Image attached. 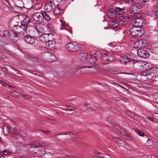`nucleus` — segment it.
<instances>
[{
	"instance_id": "9b49d317",
	"label": "nucleus",
	"mask_w": 158,
	"mask_h": 158,
	"mask_svg": "<svg viewBox=\"0 0 158 158\" xmlns=\"http://www.w3.org/2000/svg\"><path fill=\"white\" fill-rule=\"evenodd\" d=\"M137 53L138 56L143 58H148L149 56V53L146 50L142 49H138Z\"/></svg>"
},
{
	"instance_id": "f704fd0d",
	"label": "nucleus",
	"mask_w": 158,
	"mask_h": 158,
	"mask_svg": "<svg viewBox=\"0 0 158 158\" xmlns=\"http://www.w3.org/2000/svg\"><path fill=\"white\" fill-rule=\"evenodd\" d=\"M93 52L94 54L97 55V56H96V58L100 57L101 58L103 55L102 52L99 50H95Z\"/></svg>"
},
{
	"instance_id": "a18cd8bd",
	"label": "nucleus",
	"mask_w": 158,
	"mask_h": 158,
	"mask_svg": "<svg viewBox=\"0 0 158 158\" xmlns=\"http://www.w3.org/2000/svg\"><path fill=\"white\" fill-rule=\"evenodd\" d=\"M102 86L104 88H105L106 89V91H108L109 90L110 88L108 85H102Z\"/></svg>"
},
{
	"instance_id": "4468645a",
	"label": "nucleus",
	"mask_w": 158,
	"mask_h": 158,
	"mask_svg": "<svg viewBox=\"0 0 158 158\" xmlns=\"http://www.w3.org/2000/svg\"><path fill=\"white\" fill-rule=\"evenodd\" d=\"M84 67H86V69H85V68H84L83 69H79L80 70L79 71V72H80V73H79L80 75L84 73H90L92 72L93 71H94V70L95 69L92 66H85Z\"/></svg>"
},
{
	"instance_id": "c9c22d12",
	"label": "nucleus",
	"mask_w": 158,
	"mask_h": 158,
	"mask_svg": "<svg viewBox=\"0 0 158 158\" xmlns=\"http://www.w3.org/2000/svg\"><path fill=\"white\" fill-rule=\"evenodd\" d=\"M66 106L67 107V109H62L64 110H65L66 111L68 110L69 111H72L76 109V108L73 107V106L69 105Z\"/></svg>"
},
{
	"instance_id": "5fc2aeb1",
	"label": "nucleus",
	"mask_w": 158,
	"mask_h": 158,
	"mask_svg": "<svg viewBox=\"0 0 158 158\" xmlns=\"http://www.w3.org/2000/svg\"><path fill=\"white\" fill-rule=\"evenodd\" d=\"M0 83L2 85L4 86H5L6 85V83L3 81H0Z\"/></svg>"
},
{
	"instance_id": "c85d7f7f",
	"label": "nucleus",
	"mask_w": 158,
	"mask_h": 158,
	"mask_svg": "<svg viewBox=\"0 0 158 158\" xmlns=\"http://www.w3.org/2000/svg\"><path fill=\"white\" fill-rule=\"evenodd\" d=\"M126 113L130 117L132 118L136 119L137 118V115L135 114L130 111L127 110Z\"/></svg>"
},
{
	"instance_id": "b1692460",
	"label": "nucleus",
	"mask_w": 158,
	"mask_h": 158,
	"mask_svg": "<svg viewBox=\"0 0 158 158\" xmlns=\"http://www.w3.org/2000/svg\"><path fill=\"white\" fill-rule=\"evenodd\" d=\"M63 134L66 135L65 139L66 140H69L71 139H73L76 138V136H77V135L73 134L71 131L69 132L68 133H65Z\"/></svg>"
},
{
	"instance_id": "ea45409f",
	"label": "nucleus",
	"mask_w": 158,
	"mask_h": 158,
	"mask_svg": "<svg viewBox=\"0 0 158 158\" xmlns=\"http://www.w3.org/2000/svg\"><path fill=\"white\" fill-rule=\"evenodd\" d=\"M119 22H117V21H112L110 25H112L114 27H117L119 24Z\"/></svg>"
},
{
	"instance_id": "393cba45",
	"label": "nucleus",
	"mask_w": 158,
	"mask_h": 158,
	"mask_svg": "<svg viewBox=\"0 0 158 158\" xmlns=\"http://www.w3.org/2000/svg\"><path fill=\"white\" fill-rule=\"evenodd\" d=\"M96 56L92 55H90L88 59H87V61L89 64H94L95 63L96 61Z\"/></svg>"
},
{
	"instance_id": "7c9ffc66",
	"label": "nucleus",
	"mask_w": 158,
	"mask_h": 158,
	"mask_svg": "<svg viewBox=\"0 0 158 158\" xmlns=\"http://www.w3.org/2000/svg\"><path fill=\"white\" fill-rule=\"evenodd\" d=\"M19 24V23L16 21V19H13L11 20L9 23V27H15Z\"/></svg>"
},
{
	"instance_id": "603ef678",
	"label": "nucleus",
	"mask_w": 158,
	"mask_h": 158,
	"mask_svg": "<svg viewBox=\"0 0 158 158\" xmlns=\"http://www.w3.org/2000/svg\"><path fill=\"white\" fill-rule=\"evenodd\" d=\"M104 156H103V158H111V157L108 154H105Z\"/></svg>"
},
{
	"instance_id": "1a4fd4ad",
	"label": "nucleus",
	"mask_w": 158,
	"mask_h": 158,
	"mask_svg": "<svg viewBox=\"0 0 158 158\" xmlns=\"http://www.w3.org/2000/svg\"><path fill=\"white\" fill-rule=\"evenodd\" d=\"M133 47L135 48L145 47L147 46L146 40H138L133 44Z\"/></svg>"
},
{
	"instance_id": "e2e57ef3",
	"label": "nucleus",
	"mask_w": 158,
	"mask_h": 158,
	"mask_svg": "<svg viewBox=\"0 0 158 158\" xmlns=\"http://www.w3.org/2000/svg\"><path fill=\"white\" fill-rule=\"evenodd\" d=\"M149 0H143V3L148 2Z\"/></svg>"
},
{
	"instance_id": "6ab92c4d",
	"label": "nucleus",
	"mask_w": 158,
	"mask_h": 158,
	"mask_svg": "<svg viewBox=\"0 0 158 158\" xmlns=\"http://www.w3.org/2000/svg\"><path fill=\"white\" fill-rule=\"evenodd\" d=\"M133 66L134 68L138 67H143L144 65H146L145 63L143 61L136 60L135 61L134 60V62L132 63Z\"/></svg>"
},
{
	"instance_id": "aec40b11",
	"label": "nucleus",
	"mask_w": 158,
	"mask_h": 158,
	"mask_svg": "<svg viewBox=\"0 0 158 158\" xmlns=\"http://www.w3.org/2000/svg\"><path fill=\"white\" fill-rule=\"evenodd\" d=\"M24 40L27 43L29 44H33L35 42V38L29 35H27L24 36Z\"/></svg>"
},
{
	"instance_id": "39448f33",
	"label": "nucleus",
	"mask_w": 158,
	"mask_h": 158,
	"mask_svg": "<svg viewBox=\"0 0 158 158\" xmlns=\"http://www.w3.org/2000/svg\"><path fill=\"white\" fill-rule=\"evenodd\" d=\"M100 60L102 63L107 64L113 61L114 58L110 53L106 52L103 53Z\"/></svg>"
},
{
	"instance_id": "dca6fc26",
	"label": "nucleus",
	"mask_w": 158,
	"mask_h": 158,
	"mask_svg": "<svg viewBox=\"0 0 158 158\" xmlns=\"http://www.w3.org/2000/svg\"><path fill=\"white\" fill-rule=\"evenodd\" d=\"M84 68L80 67H77L76 66H74L71 68L69 70V72L70 73L73 75H76V76H79L80 75V74H79V73L78 74L77 72H79V70L80 69H81ZM85 69H86V67H85Z\"/></svg>"
},
{
	"instance_id": "423d86ee",
	"label": "nucleus",
	"mask_w": 158,
	"mask_h": 158,
	"mask_svg": "<svg viewBox=\"0 0 158 158\" xmlns=\"http://www.w3.org/2000/svg\"><path fill=\"white\" fill-rule=\"evenodd\" d=\"M32 27V26H28V24L21 22L19 25V27L21 29L20 34H23L25 33H29L31 28Z\"/></svg>"
},
{
	"instance_id": "6e6552de",
	"label": "nucleus",
	"mask_w": 158,
	"mask_h": 158,
	"mask_svg": "<svg viewBox=\"0 0 158 158\" xmlns=\"http://www.w3.org/2000/svg\"><path fill=\"white\" fill-rule=\"evenodd\" d=\"M112 139L116 143L119 147H124L127 149L129 148V145L123 140L119 139L117 137H113Z\"/></svg>"
},
{
	"instance_id": "20e7f679",
	"label": "nucleus",
	"mask_w": 158,
	"mask_h": 158,
	"mask_svg": "<svg viewBox=\"0 0 158 158\" xmlns=\"http://www.w3.org/2000/svg\"><path fill=\"white\" fill-rule=\"evenodd\" d=\"M140 27L133 26L129 30L130 35L133 37L138 38L140 37L144 34L143 30L142 31Z\"/></svg>"
},
{
	"instance_id": "de8ad7c7",
	"label": "nucleus",
	"mask_w": 158,
	"mask_h": 158,
	"mask_svg": "<svg viewBox=\"0 0 158 158\" xmlns=\"http://www.w3.org/2000/svg\"><path fill=\"white\" fill-rule=\"evenodd\" d=\"M114 85L116 86H117V87H121L122 88H124V89H126L125 88H124L123 86H122L119 85L117 83L114 84Z\"/></svg>"
},
{
	"instance_id": "052dcab7",
	"label": "nucleus",
	"mask_w": 158,
	"mask_h": 158,
	"mask_svg": "<svg viewBox=\"0 0 158 158\" xmlns=\"http://www.w3.org/2000/svg\"><path fill=\"white\" fill-rule=\"evenodd\" d=\"M0 158H5V157L2 155V154L0 153Z\"/></svg>"
},
{
	"instance_id": "49530a36",
	"label": "nucleus",
	"mask_w": 158,
	"mask_h": 158,
	"mask_svg": "<svg viewBox=\"0 0 158 158\" xmlns=\"http://www.w3.org/2000/svg\"><path fill=\"white\" fill-rule=\"evenodd\" d=\"M104 155H105V154H103L101 152H99V154H98V156L100 158H103V156H104Z\"/></svg>"
},
{
	"instance_id": "bf43d9fd",
	"label": "nucleus",
	"mask_w": 158,
	"mask_h": 158,
	"mask_svg": "<svg viewBox=\"0 0 158 158\" xmlns=\"http://www.w3.org/2000/svg\"><path fill=\"white\" fill-rule=\"evenodd\" d=\"M64 135L63 134H56V135H55V137H56V138H57V137H58V136H59V135Z\"/></svg>"
},
{
	"instance_id": "f257e3e1",
	"label": "nucleus",
	"mask_w": 158,
	"mask_h": 158,
	"mask_svg": "<svg viewBox=\"0 0 158 158\" xmlns=\"http://www.w3.org/2000/svg\"><path fill=\"white\" fill-rule=\"evenodd\" d=\"M113 127L114 131L118 135L123 136L126 139H132L131 135L123 128H121L119 126L116 124L114 125Z\"/></svg>"
},
{
	"instance_id": "338daca9",
	"label": "nucleus",
	"mask_w": 158,
	"mask_h": 158,
	"mask_svg": "<svg viewBox=\"0 0 158 158\" xmlns=\"http://www.w3.org/2000/svg\"><path fill=\"white\" fill-rule=\"evenodd\" d=\"M0 142H1V143L2 142V139L0 137Z\"/></svg>"
},
{
	"instance_id": "473e14b6",
	"label": "nucleus",
	"mask_w": 158,
	"mask_h": 158,
	"mask_svg": "<svg viewBox=\"0 0 158 158\" xmlns=\"http://www.w3.org/2000/svg\"><path fill=\"white\" fill-rule=\"evenodd\" d=\"M61 9L60 7H55L53 10V13L55 15L60 14V13Z\"/></svg>"
},
{
	"instance_id": "4d7b16f0",
	"label": "nucleus",
	"mask_w": 158,
	"mask_h": 158,
	"mask_svg": "<svg viewBox=\"0 0 158 158\" xmlns=\"http://www.w3.org/2000/svg\"><path fill=\"white\" fill-rule=\"evenodd\" d=\"M99 152H98L96 151H94V152H93V153L95 154H96V155H98L99 154Z\"/></svg>"
},
{
	"instance_id": "a211bd4d",
	"label": "nucleus",
	"mask_w": 158,
	"mask_h": 158,
	"mask_svg": "<svg viewBox=\"0 0 158 158\" xmlns=\"http://www.w3.org/2000/svg\"><path fill=\"white\" fill-rule=\"evenodd\" d=\"M119 23L122 25H126L128 23L129 18L127 16H121L119 17Z\"/></svg>"
},
{
	"instance_id": "0eeeda50",
	"label": "nucleus",
	"mask_w": 158,
	"mask_h": 158,
	"mask_svg": "<svg viewBox=\"0 0 158 158\" xmlns=\"http://www.w3.org/2000/svg\"><path fill=\"white\" fill-rule=\"evenodd\" d=\"M42 11L40 12H37L34 13L32 15L33 19L36 21H38L41 23L43 22L44 14Z\"/></svg>"
},
{
	"instance_id": "9d476101",
	"label": "nucleus",
	"mask_w": 158,
	"mask_h": 158,
	"mask_svg": "<svg viewBox=\"0 0 158 158\" xmlns=\"http://www.w3.org/2000/svg\"><path fill=\"white\" fill-rule=\"evenodd\" d=\"M50 143L48 142H46L44 141H39L38 140L35 141L33 144H32L31 146V147L30 148V151H31V148H36L38 147L46 146L49 145Z\"/></svg>"
},
{
	"instance_id": "f8f14e48",
	"label": "nucleus",
	"mask_w": 158,
	"mask_h": 158,
	"mask_svg": "<svg viewBox=\"0 0 158 158\" xmlns=\"http://www.w3.org/2000/svg\"><path fill=\"white\" fill-rule=\"evenodd\" d=\"M52 36L51 34H44L41 35L39 37L40 41L44 44H45L46 42L49 40V37Z\"/></svg>"
},
{
	"instance_id": "c03bdc74",
	"label": "nucleus",
	"mask_w": 158,
	"mask_h": 158,
	"mask_svg": "<svg viewBox=\"0 0 158 158\" xmlns=\"http://www.w3.org/2000/svg\"><path fill=\"white\" fill-rule=\"evenodd\" d=\"M129 13L130 14H136V12L134 11V10L132 8V7L131 6L130 7L129 9Z\"/></svg>"
},
{
	"instance_id": "79ce46f5",
	"label": "nucleus",
	"mask_w": 158,
	"mask_h": 158,
	"mask_svg": "<svg viewBox=\"0 0 158 158\" xmlns=\"http://www.w3.org/2000/svg\"><path fill=\"white\" fill-rule=\"evenodd\" d=\"M10 153H11V152L9 150H6L3 151L2 154V155H3L6 156L9 155Z\"/></svg>"
},
{
	"instance_id": "bb28decb",
	"label": "nucleus",
	"mask_w": 158,
	"mask_h": 158,
	"mask_svg": "<svg viewBox=\"0 0 158 158\" xmlns=\"http://www.w3.org/2000/svg\"><path fill=\"white\" fill-rule=\"evenodd\" d=\"M34 153L37 154L38 156H40L44 154L46 151L44 148H40L38 150H36V152H34Z\"/></svg>"
},
{
	"instance_id": "2f4dec72",
	"label": "nucleus",
	"mask_w": 158,
	"mask_h": 158,
	"mask_svg": "<svg viewBox=\"0 0 158 158\" xmlns=\"http://www.w3.org/2000/svg\"><path fill=\"white\" fill-rule=\"evenodd\" d=\"M44 55L50 57L52 60H55V56L54 54L51 52H46L44 53Z\"/></svg>"
},
{
	"instance_id": "8fccbe9b",
	"label": "nucleus",
	"mask_w": 158,
	"mask_h": 158,
	"mask_svg": "<svg viewBox=\"0 0 158 158\" xmlns=\"http://www.w3.org/2000/svg\"><path fill=\"white\" fill-rule=\"evenodd\" d=\"M4 10L5 11L7 12L9 10V8L7 6H5L4 7Z\"/></svg>"
},
{
	"instance_id": "13d9d810",
	"label": "nucleus",
	"mask_w": 158,
	"mask_h": 158,
	"mask_svg": "<svg viewBox=\"0 0 158 158\" xmlns=\"http://www.w3.org/2000/svg\"><path fill=\"white\" fill-rule=\"evenodd\" d=\"M138 2L140 3H143V0H137Z\"/></svg>"
},
{
	"instance_id": "f03ea898",
	"label": "nucleus",
	"mask_w": 158,
	"mask_h": 158,
	"mask_svg": "<svg viewBox=\"0 0 158 158\" xmlns=\"http://www.w3.org/2000/svg\"><path fill=\"white\" fill-rule=\"evenodd\" d=\"M138 15L137 14H132L130 15V18L132 19L131 23L134 26L140 27V26L145 24L146 21L144 18L138 17Z\"/></svg>"
},
{
	"instance_id": "0e129e2a",
	"label": "nucleus",
	"mask_w": 158,
	"mask_h": 158,
	"mask_svg": "<svg viewBox=\"0 0 158 158\" xmlns=\"http://www.w3.org/2000/svg\"><path fill=\"white\" fill-rule=\"evenodd\" d=\"M149 120H150L151 122H152L153 121V119L152 118H149Z\"/></svg>"
},
{
	"instance_id": "864d4df0",
	"label": "nucleus",
	"mask_w": 158,
	"mask_h": 158,
	"mask_svg": "<svg viewBox=\"0 0 158 158\" xmlns=\"http://www.w3.org/2000/svg\"><path fill=\"white\" fill-rule=\"evenodd\" d=\"M24 97L25 98H27V99H31V96H28L27 95H24Z\"/></svg>"
},
{
	"instance_id": "a878e982",
	"label": "nucleus",
	"mask_w": 158,
	"mask_h": 158,
	"mask_svg": "<svg viewBox=\"0 0 158 158\" xmlns=\"http://www.w3.org/2000/svg\"><path fill=\"white\" fill-rule=\"evenodd\" d=\"M87 54L86 52L85 51H82L81 52L79 56V58L81 60H87Z\"/></svg>"
},
{
	"instance_id": "a19ab883",
	"label": "nucleus",
	"mask_w": 158,
	"mask_h": 158,
	"mask_svg": "<svg viewBox=\"0 0 158 158\" xmlns=\"http://www.w3.org/2000/svg\"><path fill=\"white\" fill-rule=\"evenodd\" d=\"M61 0H53L52 3L55 6L60 5Z\"/></svg>"
},
{
	"instance_id": "680f3d73",
	"label": "nucleus",
	"mask_w": 158,
	"mask_h": 158,
	"mask_svg": "<svg viewBox=\"0 0 158 158\" xmlns=\"http://www.w3.org/2000/svg\"><path fill=\"white\" fill-rule=\"evenodd\" d=\"M14 38L17 37V35L15 33H14Z\"/></svg>"
},
{
	"instance_id": "cd10ccee",
	"label": "nucleus",
	"mask_w": 158,
	"mask_h": 158,
	"mask_svg": "<svg viewBox=\"0 0 158 158\" xmlns=\"http://www.w3.org/2000/svg\"><path fill=\"white\" fill-rule=\"evenodd\" d=\"M156 13H155V11L152 10H149L148 11L147 14L148 15L152 17L153 18L155 19L157 17L156 15L158 13V11L157 10H156Z\"/></svg>"
},
{
	"instance_id": "3c124183",
	"label": "nucleus",
	"mask_w": 158,
	"mask_h": 158,
	"mask_svg": "<svg viewBox=\"0 0 158 158\" xmlns=\"http://www.w3.org/2000/svg\"><path fill=\"white\" fill-rule=\"evenodd\" d=\"M107 45L109 46H110L112 48H114L115 47V45L111 43L108 44Z\"/></svg>"
},
{
	"instance_id": "ddd939ff",
	"label": "nucleus",
	"mask_w": 158,
	"mask_h": 158,
	"mask_svg": "<svg viewBox=\"0 0 158 158\" xmlns=\"http://www.w3.org/2000/svg\"><path fill=\"white\" fill-rule=\"evenodd\" d=\"M60 21L61 23L60 29V30L64 29V32L66 34H68L69 33H70L71 35H72L73 34L72 31L70 29H69L68 30H67V28L65 27V26H68V23H66L65 22L62 20L61 19H60Z\"/></svg>"
},
{
	"instance_id": "72a5a7b5",
	"label": "nucleus",
	"mask_w": 158,
	"mask_h": 158,
	"mask_svg": "<svg viewBox=\"0 0 158 158\" xmlns=\"http://www.w3.org/2000/svg\"><path fill=\"white\" fill-rule=\"evenodd\" d=\"M22 22L23 23L28 24V23L31 22L30 18L28 16H25L24 19L23 20V21Z\"/></svg>"
},
{
	"instance_id": "412c9836",
	"label": "nucleus",
	"mask_w": 158,
	"mask_h": 158,
	"mask_svg": "<svg viewBox=\"0 0 158 158\" xmlns=\"http://www.w3.org/2000/svg\"><path fill=\"white\" fill-rule=\"evenodd\" d=\"M107 15L109 18H113L116 17L117 13L115 10L113 8H110L108 10Z\"/></svg>"
},
{
	"instance_id": "774afa93",
	"label": "nucleus",
	"mask_w": 158,
	"mask_h": 158,
	"mask_svg": "<svg viewBox=\"0 0 158 158\" xmlns=\"http://www.w3.org/2000/svg\"><path fill=\"white\" fill-rule=\"evenodd\" d=\"M3 132H4V135H6V134H5V128H3Z\"/></svg>"
},
{
	"instance_id": "c756f323",
	"label": "nucleus",
	"mask_w": 158,
	"mask_h": 158,
	"mask_svg": "<svg viewBox=\"0 0 158 158\" xmlns=\"http://www.w3.org/2000/svg\"><path fill=\"white\" fill-rule=\"evenodd\" d=\"M115 10L117 13V15H121L125 12V10L123 8L116 7L115 8Z\"/></svg>"
},
{
	"instance_id": "7ed1b4c3",
	"label": "nucleus",
	"mask_w": 158,
	"mask_h": 158,
	"mask_svg": "<svg viewBox=\"0 0 158 158\" xmlns=\"http://www.w3.org/2000/svg\"><path fill=\"white\" fill-rule=\"evenodd\" d=\"M65 48L67 50L70 52H75L79 51L84 46L80 44L77 42H70L65 45Z\"/></svg>"
},
{
	"instance_id": "4c0bfd02",
	"label": "nucleus",
	"mask_w": 158,
	"mask_h": 158,
	"mask_svg": "<svg viewBox=\"0 0 158 158\" xmlns=\"http://www.w3.org/2000/svg\"><path fill=\"white\" fill-rule=\"evenodd\" d=\"M131 6L132 7V8L134 10V11L136 12V14L140 10V8L135 5H133Z\"/></svg>"
},
{
	"instance_id": "6e6d98bb",
	"label": "nucleus",
	"mask_w": 158,
	"mask_h": 158,
	"mask_svg": "<svg viewBox=\"0 0 158 158\" xmlns=\"http://www.w3.org/2000/svg\"><path fill=\"white\" fill-rule=\"evenodd\" d=\"M120 100H123L122 99H121L117 97L114 98V100L115 101H119Z\"/></svg>"
},
{
	"instance_id": "f3484780",
	"label": "nucleus",
	"mask_w": 158,
	"mask_h": 158,
	"mask_svg": "<svg viewBox=\"0 0 158 158\" xmlns=\"http://www.w3.org/2000/svg\"><path fill=\"white\" fill-rule=\"evenodd\" d=\"M55 41L51 40L49 39V40L46 42L45 45L47 48L51 49L55 48Z\"/></svg>"
},
{
	"instance_id": "e433bc0d",
	"label": "nucleus",
	"mask_w": 158,
	"mask_h": 158,
	"mask_svg": "<svg viewBox=\"0 0 158 158\" xmlns=\"http://www.w3.org/2000/svg\"><path fill=\"white\" fill-rule=\"evenodd\" d=\"M43 14H44L43 17V21H44V19H45V20L46 21H48L50 19V18L49 16L47 14L46 12L45 11H44L43 12Z\"/></svg>"
},
{
	"instance_id": "09e8293b",
	"label": "nucleus",
	"mask_w": 158,
	"mask_h": 158,
	"mask_svg": "<svg viewBox=\"0 0 158 158\" xmlns=\"http://www.w3.org/2000/svg\"><path fill=\"white\" fill-rule=\"evenodd\" d=\"M41 131L43 132H44V133L45 134H47V135H49L50 133V131H48L46 130V131H44L41 130Z\"/></svg>"
},
{
	"instance_id": "58836bf2",
	"label": "nucleus",
	"mask_w": 158,
	"mask_h": 158,
	"mask_svg": "<svg viewBox=\"0 0 158 158\" xmlns=\"http://www.w3.org/2000/svg\"><path fill=\"white\" fill-rule=\"evenodd\" d=\"M135 132L138 135L140 136L143 137L145 135L144 133L138 130H136Z\"/></svg>"
},
{
	"instance_id": "4be33fe9",
	"label": "nucleus",
	"mask_w": 158,
	"mask_h": 158,
	"mask_svg": "<svg viewBox=\"0 0 158 158\" xmlns=\"http://www.w3.org/2000/svg\"><path fill=\"white\" fill-rule=\"evenodd\" d=\"M44 8L47 12L52 11L53 8L52 2L50 1L46 4L44 6Z\"/></svg>"
},
{
	"instance_id": "2eb2a0df",
	"label": "nucleus",
	"mask_w": 158,
	"mask_h": 158,
	"mask_svg": "<svg viewBox=\"0 0 158 158\" xmlns=\"http://www.w3.org/2000/svg\"><path fill=\"white\" fill-rule=\"evenodd\" d=\"M120 60L121 63L124 64H130L134 62L133 59L128 58L126 56L121 57Z\"/></svg>"
},
{
	"instance_id": "69168bd1",
	"label": "nucleus",
	"mask_w": 158,
	"mask_h": 158,
	"mask_svg": "<svg viewBox=\"0 0 158 158\" xmlns=\"http://www.w3.org/2000/svg\"><path fill=\"white\" fill-rule=\"evenodd\" d=\"M85 106L87 107H90L89 105H88V104L85 105Z\"/></svg>"
},
{
	"instance_id": "37998d69",
	"label": "nucleus",
	"mask_w": 158,
	"mask_h": 158,
	"mask_svg": "<svg viewBox=\"0 0 158 158\" xmlns=\"http://www.w3.org/2000/svg\"><path fill=\"white\" fill-rule=\"evenodd\" d=\"M141 75L142 76H148L149 75V72L148 70H146L145 71H143L141 73Z\"/></svg>"
},
{
	"instance_id": "5701e85b",
	"label": "nucleus",
	"mask_w": 158,
	"mask_h": 158,
	"mask_svg": "<svg viewBox=\"0 0 158 158\" xmlns=\"http://www.w3.org/2000/svg\"><path fill=\"white\" fill-rule=\"evenodd\" d=\"M0 36L2 37H5L6 39L9 38V34L7 30L2 31L0 32Z\"/></svg>"
}]
</instances>
